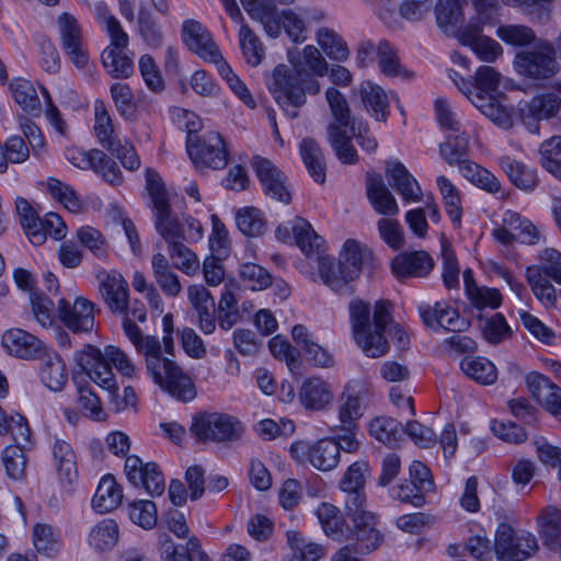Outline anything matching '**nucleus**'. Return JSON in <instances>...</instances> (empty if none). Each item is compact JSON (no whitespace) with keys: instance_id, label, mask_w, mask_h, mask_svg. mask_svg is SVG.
<instances>
[{"instance_id":"obj_1","label":"nucleus","mask_w":561,"mask_h":561,"mask_svg":"<svg viewBox=\"0 0 561 561\" xmlns=\"http://www.w3.org/2000/svg\"><path fill=\"white\" fill-rule=\"evenodd\" d=\"M293 67L277 65L266 77V85L275 102L291 119L299 116V110L307 103V95L320 92L319 77L328 75L329 65L319 49L307 45L302 59L294 60L288 53Z\"/></svg>"},{"instance_id":"obj_2","label":"nucleus","mask_w":561,"mask_h":561,"mask_svg":"<svg viewBox=\"0 0 561 561\" xmlns=\"http://www.w3.org/2000/svg\"><path fill=\"white\" fill-rule=\"evenodd\" d=\"M123 329L136 351L145 356L147 370L157 385L184 402L196 397L193 380L174 360L163 356L161 342L157 336H144L139 327L129 317L124 318Z\"/></svg>"},{"instance_id":"obj_3","label":"nucleus","mask_w":561,"mask_h":561,"mask_svg":"<svg viewBox=\"0 0 561 561\" xmlns=\"http://www.w3.org/2000/svg\"><path fill=\"white\" fill-rule=\"evenodd\" d=\"M350 318L354 339L368 357L377 358L389 351L385 330L391 322V314L386 301L376 302L373 325L370 323V306L360 299H353L350 302Z\"/></svg>"},{"instance_id":"obj_4","label":"nucleus","mask_w":561,"mask_h":561,"mask_svg":"<svg viewBox=\"0 0 561 561\" xmlns=\"http://www.w3.org/2000/svg\"><path fill=\"white\" fill-rule=\"evenodd\" d=\"M297 245L309 257L318 260L319 275L323 283L339 295H351L354 291L353 276L347 268L329 255H324L325 242L304 218H297L293 225Z\"/></svg>"},{"instance_id":"obj_5","label":"nucleus","mask_w":561,"mask_h":561,"mask_svg":"<svg viewBox=\"0 0 561 561\" xmlns=\"http://www.w3.org/2000/svg\"><path fill=\"white\" fill-rule=\"evenodd\" d=\"M501 75L491 66H481L469 85L460 87L471 103L488 118L502 128L512 126V117L506 108L493 95L500 84Z\"/></svg>"},{"instance_id":"obj_6","label":"nucleus","mask_w":561,"mask_h":561,"mask_svg":"<svg viewBox=\"0 0 561 561\" xmlns=\"http://www.w3.org/2000/svg\"><path fill=\"white\" fill-rule=\"evenodd\" d=\"M325 99L334 117V122L327 127L328 142L342 163L354 164L357 162L358 156L353 144H351L347 128L360 118L351 115L350 105L337 89L328 88Z\"/></svg>"},{"instance_id":"obj_7","label":"nucleus","mask_w":561,"mask_h":561,"mask_svg":"<svg viewBox=\"0 0 561 561\" xmlns=\"http://www.w3.org/2000/svg\"><path fill=\"white\" fill-rule=\"evenodd\" d=\"M245 427L237 417L219 412H202L193 416L191 435L198 443L234 444L242 439Z\"/></svg>"},{"instance_id":"obj_8","label":"nucleus","mask_w":561,"mask_h":561,"mask_svg":"<svg viewBox=\"0 0 561 561\" xmlns=\"http://www.w3.org/2000/svg\"><path fill=\"white\" fill-rule=\"evenodd\" d=\"M186 150L196 170H222L228 164L229 152L224 137L216 131H208L201 136L188 131Z\"/></svg>"},{"instance_id":"obj_9","label":"nucleus","mask_w":561,"mask_h":561,"mask_svg":"<svg viewBox=\"0 0 561 561\" xmlns=\"http://www.w3.org/2000/svg\"><path fill=\"white\" fill-rule=\"evenodd\" d=\"M347 516L353 523V527H350V537L347 539L352 540V543L345 547H350L352 552L360 556L369 554L377 550L383 541V535L376 527V515L360 507L347 510Z\"/></svg>"},{"instance_id":"obj_10","label":"nucleus","mask_w":561,"mask_h":561,"mask_svg":"<svg viewBox=\"0 0 561 561\" xmlns=\"http://www.w3.org/2000/svg\"><path fill=\"white\" fill-rule=\"evenodd\" d=\"M537 540L530 534L517 536L513 527L501 523L495 530L494 551L503 561H524L537 549Z\"/></svg>"},{"instance_id":"obj_11","label":"nucleus","mask_w":561,"mask_h":561,"mask_svg":"<svg viewBox=\"0 0 561 561\" xmlns=\"http://www.w3.org/2000/svg\"><path fill=\"white\" fill-rule=\"evenodd\" d=\"M373 399L370 387L362 380L346 383L341 394L339 420L344 428H358L357 421L363 416Z\"/></svg>"},{"instance_id":"obj_12","label":"nucleus","mask_w":561,"mask_h":561,"mask_svg":"<svg viewBox=\"0 0 561 561\" xmlns=\"http://www.w3.org/2000/svg\"><path fill=\"white\" fill-rule=\"evenodd\" d=\"M552 47L545 45L535 50H525L516 55L514 65L518 73L533 79H546L558 71V62Z\"/></svg>"},{"instance_id":"obj_13","label":"nucleus","mask_w":561,"mask_h":561,"mask_svg":"<svg viewBox=\"0 0 561 561\" xmlns=\"http://www.w3.org/2000/svg\"><path fill=\"white\" fill-rule=\"evenodd\" d=\"M290 454L300 461L308 460L320 471H330L340 462L336 444L331 438L319 439L312 445L305 442L294 443Z\"/></svg>"},{"instance_id":"obj_14","label":"nucleus","mask_w":561,"mask_h":561,"mask_svg":"<svg viewBox=\"0 0 561 561\" xmlns=\"http://www.w3.org/2000/svg\"><path fill=\"white\" fill-rule=\"evenodd\" d=\"M124 471L134 486L144 488L151 496L163 493L164 478L157 463H144L138 456H129L125 461Z\"/></svg>"},{"instance_id":"obj_15","label":"nucleus","mask_w":561,"mask_h":561,"mask_svg":"<svg viewBox=\"0 0 561 561\" xmlns=\"http://www.w3.org/2000/svg\"><path fill=\"white\" fill-rule=\"evenodd\" d=\"M420 317L427 328L437 331L444 329L451 332H462L469 328V322L447 302L436 301L434 305L419 306Z\"/></svg>"},{"instance_id":"obj_16","label":"nucleus","mask_w":561,"mask_h":561,"mask_svg":"<svg viewBox=\"0 0 561 561\" xmlns=\"http://www.w3.org/2000/svg\"><path fill=\"white\" fill-rule=\"evenodd\" d=\"M57 318L73 333L90 332L94 327V305L84 297H78L73 304L59 298Z\"/></svg>"},{"instance_id":"obj_17","label":"nucleus","mask_w":561,"mask_h":561,"mask_svg":"<svg viewBox=\"0 0 561 561\" xmlns=\"http://www.w3.org/2000/svg\"><path fill=\"white\" fill-rule=\"evenodd\" d=\"M252 165L264 193L273 199L289 204L291 195L286 185L285 174L272 161L255 157Z\"/></svg>"},{"instance_id":"obj_18","label":"nucleus","mask_w":561,"mask_h":561,"mask_svg":"<svg viewBox=\"0 0 561 561\" xmlns=\"http://www.w3.org/2000/svg\"><path fill=\"white\" fill-rule=\"evenodd\" d=\"M58 23L62 48L76 67L83 68L89 61V55L82 46V32L78 21L65 12L59 16Z\"/></svg>"},{"instance_id":"obj_19","label":"nucleus","mask_w":561,"mask_h":561,"mask_svg":"<svg viewBox=\"0 0 561 561\" xmlns=\"http://www.w3.org/2000/svg\"><path fill=\"white\" fill-rule=\"evenodd\" d=\"M2 345L10 355L22 359L41 358L47 348L38 337L19 328L4 332Z\"/></svg>"},{"instance_id":"obj_20","label":"nucleus","mask_w":561,"mask_h":561,"mask_svg":"<svg viewBox=\"0 0 561 561\" xmlns=\"http://www.w3.org/2000/svg\"><path fill=\"white\" fill-rule=\"evenodd\" d=\"M370 468L366 461H356L352 463L340 482L342 492L345 493L346 510H357L363 507L366 496L364 485Z\"/></svg>"},{"instance_id":"obj_21","label":"nucleus","mask_w":561,"mask_h":561,"mask_svg":"<svg viewBox=\"0 0 561 561\" xmlns=\"http://www.w3.org/2000/svg\"><path fill=\"white\" fill-rule=\"evenodd\" d=\"M295 0H240L251 19L259 21L266 34L277 37L280 34V15L277 3L290 4Z\"/></svg>"},{"instance_id":"obj_22","label":"nucleus","mask_w":561,"mask_h":561,"mask_svg":"<svg viewBox=\"0 0 561 561\" xmlns=\"http://www.w3.org/2000/svg\"><path fill=\"white\" fill-rule=\"evenodd\" d=\"M434 265L433 257L423 250L402 252L391 262L392 272L397 277H425Z\"/></svg>"},{"instance_id":"obj_23","label":"nucleus","mask_w":561,"mask_h":561,"mask_svg":"<svg viewBox=\"0 0 561 561\" xmlns=\"http://www.w3.org/2000/svg\"><path fill=\"white\" fill-rule=\"evenodd\" d=\"M386 175L389 185L402 196V198L410 202H420L422 197V188L415 178L409 172L405 165L399 161L388 163Z\"/></svg>"},{"instance_id":"obj_24","label":"nucleus","mask_w":561,"mask_h":561,"mask_svg":"<svg viewBox=\"0 0 561 561\" xmlns=\"http://www.w3.org/2000/svg\"><path fill=\"white\" fill-rule=\"evenodd\" d=\"M100 293L112 312L127 311L128 284L119 273L105 274L100 280Z\"/></svg>"},{"instance_id":"obj_25","label":"nucleus","mask_w":561,"mask_h":561,"mask_svg":"<svg viewBox=\"0 0 561 561\" xmlns=\"http://www.w3.org/2000/svg\"><path fill=\"white\" fill-rule=\"evenodd\" d=\"M182 38L190 50L205 60L219 50L207 28L195 20H186L183 23Z\"/></svg>"},{"instance_id":"obj_26","label":"nucleus","mask_w":561,"mask_h":561,"mask_svg":"<svg viewBox=\"0 0 561 561\" xmlns=\"http://www.w3.org/2000/svg\"><path fill=\"white\" fill-rule=\"evenodd\" d=\"M366 193L373 208L380 215L394 216L399 211L396 198L387 188L380 174H369L366 181Z\"/></svg>"},{"instance_id":"obj_27","label":"nucleus","mask_w":561,"mask_h":561,"mask_svg":"<svg viewBox=\"0 0 561 561\" xmlns=\"http://www.w3.org/2000/svg\"><path fill=\"white\" fill-rule=\"evenodd\" d=\"M39 375L43 383L50 390L60 391L67 381L66 365L54 350L46 348L43 356Z\"/></svg>"},{"instance_id":"obj_28","label":"nucleus","mask_w":561,"mask_h":561,"mask_svg":"<svg viewBox=\"0 0 561 561\" xmlns=\"http://www.w3.org/2000/svg\"><path fill=\"white\" fill-rule=\"evenodd\" d=\"M362 102L371 117L378 122H386L389 116V99L386 91L371 81H364L359 85Z\"/></svg>"},{"instance_id":"obj_29","label":"nucleus","mask_w":561,"mask_h":561,"mask_svg":"<svg viewBox=\"0 0 561 561\" xmlns=\"http://www.w3.org/2000/svg\"><path fill=\"white\" fill-rule=\"evenodd\" d=\"M299 400L306 409L319 411L332 402L333 393L325 381L320 378H310L302 383Z\"/></svg>"},{"instance_id":"obj_30","label":"nucleus","mask_w":561,"mask_h":561,"mask_svg":"<svg viewBox=\"0 0 561 561\" xmlns=\"http://www.w3.org/2000/svg\"><path fill=\"white\" fill-rule=\"evenodd\" d=\"M152 211L154 228L168 244L186 238L184 224L173 214L170 203Z\"/></svg>"},{"instance_id":"obj_31","label":"nucleus","mask_w":561,"mask_h":561,"mask_svg":"<svg viewBox=\"0 0 561 561\" xmlns=\"http://www.w3.org/2000/svg\"><path fill=\"white\" fill-rule=\"evenodd\" d=\"M51 453L60 481L71 484L78 476L76 454L71 445L64 439L55 437Z\"/></svg>"},{"instance_id":"obj_32","label":"nucleus","mask_w":561,"mask_h":561,"mask_svg":"<svg viewBox=\"0 0 561 561\" xmlns=\"http://www.w3.org/2000/svg\"><path fill=\"white\" fill-rule=\"evenodd\" d=\"M301 159L310 176L319 184L327 179V163L320 145L312 138H304L299 144Z\"/></svg>"},{"instance_id":"obj_33","label":"nucleus","mask_w":561,"mask_h":561,"mask_svg":"<svg viewBox=\"0 0 561 561\" xmlns=\"http://www.w3.org/2000/svg\"><path fill=\"white\" fill-rule=\"evenodd\" d=\"M500 165L517 188L533 192L538 186L537 171L523 162L505 156L500 158Z\"/></svg>"},{"instance_id":"obj_34","label":"nucleus","mask_w":561,"mask_h":561,"mask_svg":"<svg viewBox=\"0 0 561 561\" xmlns=\"http://www.w3.org/2000/svg\"><path fill=\"white\" fill-rule=\"evenodd\" d=\"M123 491L115 478L111 474L104 476L92 499V507L100 514L112 512L122 503Z\"/></svg>"},{"instance_id":"obj_35","label":"nucleus","mask_w":561,"mask_h":561,"mask_svg":"<svg viewBox=\"0 0 561 561\" xmlns=\"http://www.w3.org/2000/svg\"><path fill=\"white\" fill-rule=\"evenodd\" d=\"M82 170L92 169L112 185L122 182V172L117 163L100 149H91L90 158L81 154Z\"/></svg>"},{"instance_id":"obj_36","label":"nucleus","mask_w":561,"mask_h":561,"mask_svg":"<svg viewBox=\"0 0 561 561\" xmlns=\"http://www.w3.org/2000/svg\"><path fill=\"white\" fill-rule=\"evenodd\" d=\"M373 259V252L367 247L360 244L354 239L345 241L342 252L340 253L339 263H342L344 268H347V275L357 278L362 266Z\"/></svg>"},{"instance_id":"obj_37","label":"nucleus","mask_w":561,"mask_h":561,"mask_svg":"<svg viewBox=\"0 0 561 561\" xmlns=\"http://www.w3.org/2000/svg\"><path fill=\"white\" fill-rule=\"evenodd\" d=\"M154 279L160 289L169 297H176L182 291L178 275L172 271L168 259L157 253L151 261Z\"/></svg>"},{"instance_id":"obj_38","label":"nucleus","mask_w":561,"mask_h":561,"mask_svg":"<svg viewBox=\"0 0 561 561\" xmlns=\"http://www.w3.org/2000/svg\"><path fill=\"white\" fill-rule=\"evenodd\" d=\"M466 0H438L435 7L436 23L446 34L451 35L457 31L463 13L462 5Z\"/></svg>"},{"instance_id":"obj_39","label":"nucleus","mask_w":561,"mask_h":561,"mask_svg":"<svg viewBox=\"0 0 561 561\" xmlns=\"http://www.w3.org/2000/svg\"><path fill=\"white\" fill-rule=\"evenodd\" d=\"M460 368L466 376L481 385H492L497 379L496 367L485 357L467 356L461 359Z\"/></svg>"},{"instance_id":"obj_40","label":"nucleus","mask_w":561,"mask_h":561,"mask_svg":"<svg viewBox=\"0 0 561 561\" xmlns=\"http://www.w3.org/2000/svg\"><path fill=\"white\" fill-rule=\"evenodd\" d=\"M469 141L466 131L448 133L446 140L439 145V153L449 165H456L469 157Z\"/></svg>"},{"instance_id":"obj_41","label":"nucleus","mask_w":561,"mask_h":561,"mask_svg":"<svg viewBox=\"0 0 561 561\" xmlns=\"http://www.w3.org/2000/svg\"><path fill=\"white\" fill-rule=\"evenodd\" d=\"M369 433L382 444L394 447L402 439L404 428L402 424L390 416H379L369 424Z\"/></svg>"},{"instance_id":"obj_42","label":"nucleus","mask_w":561,"mask_h":561,"mask_svg":"<svg viewBox=\"0 0 561 561\" xmlns=\"http://www.w3.org/2000/svg\"><path fill=\"white\" fill-rule=\"evenodd\" d=\"M33 543L38 553L54 558L60 550V534L49 524L33 527Z\"/></svg>"},{"instance_id":"obj_43","label":"nucleus","mask_w":561,"mask_h":561,"mask_svg":"<svg viewBox=\"0 0 561 561\" xmlns=\"http://www.w3.org/2000/svg\"><path fill=\"white\" fill-rule=\"evenodd\" d=\"M118 525L114 519L99 522L90 531L89 543L98 551L112 549L118 541Z\"/></svg>"},{"instance_id":"obj_44","label":"nucleus","mask_w":561,"mask_h":561,"mask_svg":"<svg viewBox=\"0 0 561 561\" xmlns=\"http://www.w3.org/2000/svg\"><path fill=\"white\" fill-rule=\"evenodd\" d=\"M13 99L23 108L31 114H39L41 101L37 92L31 81L18 78L10 85Z\"/></svg>"},{"instance_id":"obj_45","label":"nucleus","mask_w":561,"mask_h":561,"mask_svg":"<svg viewBox=\"0 0 561 561\" xmlns=\"http://www.w3.org/2000/svg\"><path fill=\"white\" fill-rule=\"evenodd\" d=\"M101 57L104 68L113 78H129L133 75L134 64L125 50L106 47Z\"/></svg>"},{"instance_id":"obj_46","label":"nucleus","mask_w":561,"mask_h":561,"mask_svg":"<svg viewBox=\"0 0 561 561\" xmlns=\"http://www.w3.org/2000/svg\"><path fill=\"white\" fill-rule=\"evenodd\" d=\"M1 459L10 479L19 481L25 478L28 460L23 447L19 445L5 446L1 453Z\"/></svg>"},{"instance_id":"obj_47","label":"nucleus","mask_w":561,"mask_h":561,"mask_svg":"<svg viewBox=\"0 0 561 561\" xmlns=\"http://www.w3.org/2000/svg\"><path fill=\"white\" fill-rule=\"evenodd\" d=\"M236 221L239 230L248 237H260L267 228L262 211L255 207L239 209L236 215Z\"/></svg>"},{"instance_id":"obj_48","label":"nucleus","mask_w":561,"mask_h":561,"mask_svg":"<svg viewBox=\"0 0 561 561\" xmlns=\"http://www.w3.org/2000/svg\"><path fill=\"white\" fill-rule=\"evenodd\" d=\"M78 389L77 405L81 413L96 421L104 419V412L99 397L92 391L89 385H82L78 373L73 377Z\"/></svg>"},{"instance_id":"obj_49","label":"nucleus","mask_w":561,"mask_h":561,"mask_svg":"<svg viewBox=\"0 0 561 561\" xmlns=\"http://www.w3.org/2000/svg\"><path fill=\"white\" fill-rule=\"evenodd\" d=\"M239 41L247 62L253 67L259 66L265 57V49L260 38L248 24L241 25Z\"/></svg>"},{"instance_id":"obj_50","label":"nucleus","mask_w":561,"mask_h":561,"mask_svg":"<svg viewBox=\"0 0 561 561\" xmlns=\"http://www.w3.org/2000/svg\"><path fill=\"white\" fill-rule=\"evenodd\" d=\"M318 44L330 59L339 62L348 59L350 49L346 42L334 31L329 28L319 30Z\"/></svg>"},{"instance_id":"obj_51","label":"nucleus","mask_w":561,"mask_h":561,"mask_svg":"<svg viewBox=\"0 0 561 561\" xmlns=\"http://www.w3.org/2000/svg\"><path fill=\"white\" fill-rule=\"evenodd\" d=\"M94 114H95V125L94 131L95 135L102 145V147L106 150L113 149V146L118 142L113 136V126L112 119L107 113L105 104L101 100H96L94 103Z\"/></svg>"},{"instance_id":"obj_52","label":"nucleus","mask_w":561,"mask_h":561,"mask_svg":"<svg viewBox=\"0 0 561 561\" xmlns=\"http://www.w3.org/2000/svg\"><path fill=\"white\" fill-rule=\"evenodd\" d=\"M526 277L536 298L546 307H553L557 302V295L551 282L540 271L531 267L527 268Z\"/></svg>"},{"instance_id":"obj_53","label":"nucleus","mask_w":561,"mask_h":561,"mask_svg":"<svg viewBox=\"0 0 561 561\" xmlns=\"http://www.w3.org/2000/svg\"><path fill=\"white\" fill-rule=\"evenodd\" d=\"M66 225L58 214L48 213L43 219L41 218V225L35 226L31 232L32 241L42 243L46 236H50L55 240H61L66 236Z\"/></svg>"},{"instance_id":"obj_54","label":"nucleus","mask_w":561,"mask_h":561,"mask_svg":"<svg viewBox=\"0 0 561 561\" xmlns=\"http://www.w3.org/2000/svg\"><path fill=\"white\" fill-rule=\"evenodd\" d=\"M525 106L530 115H535L537 119H550L559 113L561 99L554 93H543L533 98Z\"/></svg>"},{"instance_id":"obj_55","label":"nucleus","mask_w":561,"mask_h":561,"mask_svg":"<svg viewBox=\"0 0 561 561\" xmlns=\"http://www.w3.org/2000/svg\"><path fill=\"white\" fill-rule=\"evenodd\" d=\"M543 545L550 549L561 548V512L557 508H549L540 529Z\"/></svg>"},{"instance_id":"obj_56","label":"nucleus","mask_w":561,"mask_h":561,"mask_svg":"<svg viewBox=\"0 0 561 561\" xmlns=\"http://www.w3.org/2000/svg\"><path fill=\"white\" fill-rule=\"evenodd\" d=\"M437 185L445 202L448 216L454 224L460 225L461 206L460 196L457 187L444 175L437 176Z\"/></svg>"},{"instance_id":"obj_57","label":"nucleus","mask_w":561,"mask_h":561,"mask_svg":"<svg viewBox=\"0 0 561 561\" xmlns=\"http://www.w3.org/2000/svg\"><path fill=\"white\" fill-rule=\"evenodd\" d=\"M496 35L504 43L513 46H526L536 41L534 31L519 24H507L497 27Z\"/></svg>"},{"instance_id":"obj_58","label":"nucleus","mask_w":561,"mask_h":561,"mask_svg":"<svg viewBox=\"0 0 561 561\" xmlns=\"http://www.w3.org/2000/svg\"><path fill=\"white\" fill-rule=\"evenodd\" d=\"M239 277L252 290H262L272 284L271 274L264 267L251 262L240 265Z\"/></svg>"},{"instance_id":"obj_59","label":"nucleus","mask_w":561,"mask_h":561,"mask_svg":"<svg viewBox=\"0 0 561 561\" xmlns=\"http://www.w3.org/2000/svg\"><path fill=\"white\" fill-rule=\"evenodd\" d=\"M442 243V259H443V282L444 285L448 288H456L459 285V273L460 268L458 265L457 257L455 255L454 250L451 249V244L448 240L443 239Z\"/></svg>"},{"instance_id":"obj_60","label":"nucleus","mask_w":561,"mask_h":561,"mask_svg":"<svg viewBox=\"0 0 561 561\" xmlns=\"http://www.w3.org/2000/svg\"><path fill=\"white\" fill-rule=\"evenodd\" d=\"M47 188L50 195L61 202L67 209L72 213H79L82 209V202L79 199L76 191L61 181L49 178Z\"/></svg>"},{"instance_id":"obj_61","label":"nucleus","mask_w":561,"mask_h":561,"mask_svg":"<svg viewBox=\"0 0 561 561\" xmlns=\"http://www.w3.org/2000/svg\"><path fill=\"white\" fill-rule=\"evenodd\" d=\"M540 164L549 173L561 169V136H553L545 140L540 148Z\"/></svg>"},{"instance_id":"obj_62","label":"nucleus","mask_w":561,"mask_h":561,"mask_svg":"<svg viewBox=\"0 0 561 561\" xmlns=\"http://www.w3.org/2000/svg\"><path fill=\"white\" fill-rule=\"evenodd\" d=\"M130 519L145 529H150L157 524V507L152 501L140 500L129 505Z\"/></svg>"},{"instance_id":"obj_63","label":"nucleus","mask_w":561,"mask_h":561,"mask_svg":"<svg viewBox=\"0 0 561 561\" xmlns=\"http://www.w3.org/2000/svg\"><path fill=\"white\" fill-rule=\"evenodd\" d=\"M483 337L491 344H499L512 335V330L502 313L488 319L482 329Z\"/></svg>"},{"instance_id":"obj_64","label":"nucleus","mask_w":561,"mask_h":561,"mask_svg":"<svg viewBox=\"0 0 561 561\" xmlns=\"http://www.w3.org/2000/svg\"><path fill=\"white\" fill-rule=\"evenodd\" d=\"M183 239H179L169 243V254L171 259L175 260V265L185 273L194 272L198 267V261L195 253H193L184 243Z\"/></svg>"}]
</instances>
